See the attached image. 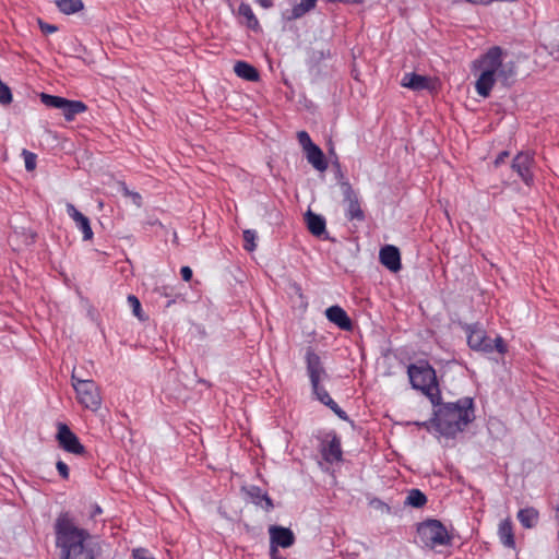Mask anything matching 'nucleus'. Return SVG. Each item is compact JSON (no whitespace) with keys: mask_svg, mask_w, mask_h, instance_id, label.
Segmentation results:
<instances>
[{"mask_svg":"<svg viewBox=\"0 0 559 559\" xmlns=\"http://www.w3.org/2000/svg\"><path fill=\"white\" fill-rule=\"evenodd\" d=\"M473 71L477 74L476 93L486 98L497 82L509 85L515 72L512 63H504L502 49L491 47L486 53L473 62Z\"/></svg>","mask_w":559,"mask_h":559,"instance_id":"f257e3e1","label":"nucleus"},{"mask_svg":"<svg viewBox=\"0 0 559 559\" xmlns=\"http://www.w3.org/2000/svg\"><path fill=\"white\" fill-rule=\"evenodd\" d=\"M55 528L60 559H95L92 537L86 530L78 527L67 515L57 519Z\"/></svg>","mask_w":559,"mask_h":559,"instance_id":"f03ea898","label":"nucleus"},{"mask_svg":"<svg viewBox=\"0 0 559 559\" xmlns=\"http://www.w3.org/2000/svg\"><path fill=\"white\" fill-rule=\"evenodd\" d=\"M474 419L473 400L465 397L447 403L435 412L432 425L443 436L454 437Z\"/></svg>","mask_w":559,"mask_h":559,"instance_id":"7ed1b4c3","label":"nucleus"},{"mask_svg":"<svg viewBox=\"0 0 559 559\" xmlns=\"http://www.w3.org/2000/svg\"><path fill=\"white\" fill-rule=\"evenodd\" d=\"M407 373L412 386L421 391L433 405L441 400L436 371L427 361H418L408 367Z\"/></svg>","mask_w":559,"mask_h":559,"instance_id":"20e7f679","label":"nucleus"},{"mask_svg":"<svg viewBox=\"0 0 559 559\" xmlns=\"http://www.w3.org/2000/svg\"><path fill=\"white\" fill-rule=\"evenodd\" d=\"M72 386L76 393L78 402L86 409L97 412L102 406V396L98 385L91 379H81L72 371Z\"/></svg>","mask_w":559,"mask_h":559,"instance_id":"39448f33","label":"nucleus"},{"mask_svg":"<svg viewBox=\"0 0 559 559\" xmlns=\"http://www.w3.org/2000/svg\"><path fill=\"white\" fill-rule=\"evenodd\" d=\"M468 346L477 352L491 353L496 349L499 354L507 352V345L501 336H497L493 341L486 335V332L477 324L466 326Z\"/></svg>","mask_w":559,"mask_h":559,"instance_id":"423d86ee","label":"nucleus"},{"mask_svg":"<svg viewBox=\"0 0 559 559\" xmlns=\"http://www.w3.org/2000/svg\"><path fill=\"white\" fill-rule=\"evenodd\" d=\"M418 536L420 543L430 549L450 544V535L443 524L438 520H428L419 524Z\"/></svg>","mask_w":559,"mask_h":559,"instance_id":"0eeeda50","label":"nucleus"},{"mask_svg":"<svg viewBox=\"0 0 559 559\" xmlns=\"http://www.w3.org/2000/svg\"><path fill=\"white\" fill-rule=\"evenodd\" d=\"M270 535V558L281 556L278 548H289L295 544V535L288 527L271 525Z\"/></svg>","mask_w":559,"mask_h":559,"instance_id":"6e6552de","label":"nucleus"},{"mask_svg":"<svg viewBox=\"0 0 559 559\" xmlns=\"http://www.w3.org/2000/svg\"><path fill=\"white\" fill-rule=\"evenodd\" d=\"M57 441L59 447L71 454L81 455L85 452L84 445L66 424H58Z\"/></svg>","mask_w":559,"mask_h":559,"instance_id":"1a4fd4ad","label":"nucleus"},{"mask_svg":"<svg viewBox=\"0 0 559 559\" xmlns=\"http://www.w3.org/2000/svg\"><path fill=\"white\" fill-rule=\"evenodd\" d=\"M305 359L311 386L317 388V384H320V382L326 378V371L322 365L321 358L312 348H308Z\"/></svg>","mask_w":559,"mask_h":559,"instance_id":"9d476101","label":"nucleus"},{"mask_svg":"<svg viewBox=\"0 0 559 559\" xmlns=\"http://www.w3.org/2000/svg\"><path fill=\"white\" fill-rule=\"evenodd\" d=\"M533 155L528 152L519 153L512 163V169L519 175L526 186H532L534 177L531 171L533 166Z\"/></svg>","mask_w":559,"mask_h":559,"instance_id":"9b49d317","label":"nucleus"},{"mask_svg":"<svg viewBox=\"0 0 559 559\" xmlns=\"http://www.w3.org/2000/svg\"><path fill=\"white\" fill-rule=\"evenodd\" d=\"M344 201L346 202V217L349 221H364L365 214L360 207V202L357 193L353 190L349 185L343 186Z\"/></svg>","mask_w":559,"mask_h":559,"instance_id":"f8f14e48","label":"nucleus"},{"mask_svg":"<svg viewBox=\"0 0 559 559\" xmlns=\"http://www.w3.org/2000/svg\"><path fill=\"white\" fill-rule=\"evenodd\" d=\"M66 209L68 215L73 219L78 229L82 231L83 240L87 241L93 239L94 233L88 217L82 214L72 203H67Z\"/></svg>","mask_w":559,"mask_h":559,"instance_id":"ddd939ff","label":"nucleus"},{"mask_svg":"<svg viewBox=\"0 0 559 559\" xmlns=\"http://www.w3.org/2000/svg\"><path fill=\"white\" fill-rule=\"evenodd\" d=\"M379 259L382 265H384L391 272H397L401 270V254L400 250L392 245H386L380 249Z\"/></svg>","mask_w":559,"mask_h":559,"instance_id":"4468645a","label":"nucleus"},{"mask_svg":"<svg viewBox=\"0 0 559 559\" xmlns=\"http://www.w3.org/2000/svg\"><path fill=\"white\" fill-rule=\"evenodd\" d=\"M401 85L415 92L431 90L433 87L430 78L414 72L405 73L402 78Z\"/></svg>","mask_w":559,"mask_h":559,"instance_id":"2eb2a0df","label":"nucleus"},{"mask_svg":"<svg viewBox=\"0 0 559 559\" xmlns=\"http://www.w3.org/2000/svg\"><path fill=\"white\" fill-rule=\"evenodd\" d=\"M245 492L249 498L250 502L260 507L264 511L269 512L273 509V501L266 492L257 486H249L245 488Z\"/></svg>","mask_w":559,"mask_h":559,"instance_id":"dca6fc26","label":"nucleus"},{"mask_svg":"<svg viewBox=\"0 0 559 559\" xmlns=\"http://www.w3.org/2000/svg\"><path fill=\"white\" fill-rule=\"evenodd\" d=\"M328 320L344 331H349L353 328L352 321L345 310L340 306H331L325 310Z\"/></svg>","mask_w":559,"mask_h":559,"instance_id":"f3484780","label":"nucleus"},{"mask_svg":"<svg viewBox=\"0 0 559 559\" xmlns=\"http://www.w3.org/2000/svg\"><path fill=\"white\" fill-rule=\"evenodd\" d=\"M304 153L308 163L311 164L316 170L323 173L328 169L329 165L326 158L318 145L305 151Z\"/></svg>","mask_w":559,"mask_h":559,"instance_id":"a211bd4d","label":"nucleus"},{"mask_svg":"<svg viewBox=\"0 0 559 559\" xmlns=\"http://www.w3.org/2000/svg\"><path fill=\"white\" fill-rule=\"evenodd\" d=\"M322 456L329 463H335L342 460L341 441L336 436H333L328 444L323 447Z\"/></svg>","mask_w":559,"mask_h":559,"instance_id":"6ab92c4d","label":"nucleus"},{"mask_svg":"<svg viewBox=\"0 0 559 559\" xmlns=\"http://www.w3.org/2000/svg\"><path fill=\"white\" fill-rule=\"evenodd\" d=\"M306 222L308 229L313 236L320 237L325 233V219L323 216L308 212Z\"/></svg>","mask_w":559,"mask_h":559,"instance_id":"aec40b11","label":"nucleus"},{"mask_svg":"<svg viewBox=\"0 0 559 559\" xmlns=\"http://www.w3.org/2000/svg\"><path fill=\"white\" fill-rule=\"evenodd\" d=\"M60 110L64 118L70 121L73 120L76 115L84 112L86 110V105L81 100H69L64 98Z\"/></svg>","mask_w":559,"mask_h":559,"instance_id":"412c9836","label":"nucleus"},{"mask_svg":"<svg viewBox=\"0 0 559 559\" xmlns=\"http://www.w3.org/2000/svg\"><path fill=\"white\" fill-rule=\"evenodd\" d=\"M498 534H499L501 543L504 546H507L509 548L515 547L513 527H512V522L510 519H506V520L501 521V523L499 524Z\"/></svg>","mask_w":559,"mask_h":559,"instance_id":"4be33fe9","label":"nucleus"},{"mask_svg":"<svg viewBox=\"0 0 559 559\" xmlns=\"http://www.w3.org/2000/svg\"><path fill=\"white\" fill-rule=\"evenodd\" d=\"M234 71L237 76L250 82L258 81L259 79L257 69L246 61H237L234 66Z\"/></svg>","mask_w":559,"mask_h":559,"instance_id":"5701e85b","label":"nucleus"},{"mask_svg":"<svg viewBox=\"0 0 559 559\" xmlns=\"http://www.w3.org/2000/svg\"><path fill=\"white\" fill-rule=\"evenodd\" d=\"M539 519V513L534 508H524L518 512V520L525 528H533L536 526Z\"/></svg>","mask_w":559,"mask_h":559,"instance_id":"b1692460","label":"nucleus"},{"mask_svg":"<svg viewBox=\"0 0 559 559\" xmlns=\"http://www.w3.org/2000/svg\"><path fill=\"white\" fill-rule=\"evenodd\" d=\"M56 7L66 15H71L81 12L84 9L82 0H56Z\"/></svg>","mask_w":559,"mask_h":559,"instance_id":"393cba45","label":"nucleus"},{"mask_svg":"<svg viewBox=\"0 0 559 559\" xmlns=\"http://www.w3.org/2000/svg\"><path fill=\"white\" fill-rule=\"evenodd\" d=\"M426 496L418 489H413L409 491L406 498V504L420 508L426 503Z\"/></svg>","mask_w":559,"mask_h":559,"instance_id":"a878e982","label":"nucleus"},{"mask_svg":"<svg viewBox=\"0 0 559 559\" xmlns=\"http://www.w3.org/2000/svg\"><path fill=\"white\" fill-rule=\"evenodd\" d=\"M238 12L241 16L246 17L248 21V25L250 27H254L258 25V20L254 16V13L251 9V7L247 3H241L238 8Z\"/></svg>","mask_w":559,"mask_h":559,"instance_id":"bb28decb","label":"nucleus"},{"mask_svg":"<svg viewBox=\"0 0 559 559\" xmlns=\"http://www.w3.org/2000/svg\"><path fill=\"white\" fill-rule=\"evenodd\" d=\"M312 392L322 404L326 405L328 407L331 404L335 406L334 400L330 396L328 391L320 384H317V388H312Z\"/></svg>","mask_w":559,"mask_h":559,"instance_id":"cd10ccee","label":"nucleus"},{"mask_svg":"<svg viewBox=\"0 0 559 559\" xmlns=\"http://www.w3.org/2000/svg\"><path fill=\"white\" fill-rule=\"evenodd\" d=\"M40 100L44 105H46L48 107L61 109L64 98L60 97V96H55V95H49V94L43 93L40 95Z\"/></svg>","mask_w":559,"mask_h":559,"instance_id":"c85d7f7f","label":"nucleus"},{"mask_svg":"<svg viewBox=\"0 0 559 559\" xmlns=\"http://www.w3.org/2000/svg\"><path fill=\"white\" fill-rule=\"evenodd\" d=\"M255 239H257V233L252 229H246L243 231V240H245L243 248L247 251L252 252L257 247Z\"/></svg>","mask_w":559,"mask_h":559,"instance_id":"c756f323","label":"nucleus"},{"mask_svg":"<svg viewBox=\"0 0 559 559\" xmlns=\"http://www.w3.org/2000/svg\"><path fill=\"white\" fill-rule=\"evenodd\" d=\"M317 0H301L300 3L294 8V16L299 17L312 8H314Z\"/></svg>","mask_w":559,"mask_h":559,"instance_id":"7c9ffc66","label":"nucleus"},{"mask_svg":"<svg viewBox=\"0 0 559 559\" xmlns=\"http://www.w3.org/2000/svg\"><path fill=\"white\" fill-rule=\"evenodd\" d=\"M297 139L304 152L317 145L312 142L310 135L306 131H299L297 133Z\"/></svg>","mask_w":559,"mask_h":559,"instance_id":"2f4dec72","label":"nucleus"},{"mask_svg":"<svg viewBox=\"0 0 559 559\" xmlns=\"http://www.w3.org/2000/svg\"><path fill=\"white\" fill-rule=\"evenodd\" d=\"M128 304L132 309L133 314L139 318L140 320H143L142 313H141V304L140 300L134 295L128 296Z\"/></svg>","mask_w":559,"mask_h":559,"instance_id":"473e14b6","label":"nucleus"},{"mask_svg":"<svg viewBox=\"0 0 559 559\" xmlns=\"http://www.w3.org/2000/svg\"><path fill=\"white\" fill-rule=\"evenodd\" d=\"M12 102V94L10 88L0 80V103L10 104Z\"/></svg>","mask_w":559,"mask_h":559,"instance_id":"72a5a7b5","label":"nucleus"},{"mask_svg":"<svg viewBox=\"0 0 559 559\" xmlns=\"http://www.w3.org/2000/svg\"><path fill=\"white\" fill-rule=\"evenodd\" d=\"M23 156H24L25 169L27 171L34 170L36 168V155L28 151H23Z\"/></svg>","mask_w":559,"mask_h":559,"instance_id":"f704fd0d","label":"nucleus"},{"mask_svg":"<svg viewBox=\"0 0 559 559\" xmlns=\"http://www.w3.org/2000/svg\"><path fill=\"white\" fill-rule=\"evenodd\" d=\"M132 556L134 559H155L150 555L147 550L143 548L134 549Z\"/></svg>","mask_w":559,"mask_h":559,"instance_id":"c9c22d12","label":"nucleus"},{"mask_svg":"<svg viewBox=\"0 0 559 559\" xmlns=\"http://www.w3.org/2000/svg\"><path fill=\"white\" fill-rule=\"evenodd\" d=\"M38 24H39L40 31L44 34H52V33H56L58 31V27L56 25L48 24V23H45L43 21H39Z\"/></svg>","mask_w":559,"mask_h":559,"instance_id":"e433bc0d","label":"nucleus"},{"mask_svg":"<svg viewBox=\"0 0 559 559\" xmlns=\"http://www.w3.org/2000/svg\"><path fill=\"white\" fill-rule=\"evenodd\" d=\"M56 467L62 478L67 479L69 477V467L63 461H58Z\"/></svg>","mask_w":559,"mask_h":559,"instance_id":"4c0bfd02","label":"nucleus"},{"mask_svg":"<svg viewBox=\"0 0 559 559\" xmlns=\"http://www.w3.org/2000/svg\"><path fill=\"white\" fill-rule=\"evenodd\" d=\"M180 274L183 281L189 282L192 278V270L189 266H182Z\"/></svg>","mask_w":559,"mask_h":559,"instance_id":"58836bf2","label":"nucleus"},{"mask_svg":"<svg viewBox=\"0 0 559 559\" xmlns=\"http://www.w3.org/2000/svg\"><path fill=\"white\" fill-rule=\"evenodd\" d=\"M341 419L346 420L347 414L335 403V406L332 404L329 406Z\"/></svg>","mask_w":559,"mask_h":559,"instance_id":"ea45409f","label":"nucleus"},{"mask_svg":"<svg viewBox=\"0 0 559 559\" xmlns=\"http://www.w3.org/2000/svg\"><path fill=\"white\" fill-rule=\"evenodd\" d=\"M341 419L346 420L347 414L335 403V406L332 404L329 406Z\"/></svg>","mask_w":559,"mask_h":559,"instance_id":"a19ab883","label":"nucleus"},{"mask_svg":"<svg viewBox=\"0 0 559 559\" xmlns=\"http://www.w3.org/2000/svg\"><path fill=\"white\" fill-rule=\"evenodd\" d=\"M133 200V202L140 206L141 205V195L136 192H127Z\"/></svg>","mask_w":559,"mask_h":559,"instance_id":"79ce46f5","label":"nucleus"},{"mask_svg":"<svg viewBox=\"0 0 559 559\" xmlns=\"http://www.w3.org/2000/svg\"><path fill=\"white\" fill-rule=\"evenodd\" d=\"M509 155L508 152H501L495 160L496 165L503 163L504 158Z\"/></svg>","mask_w":559,"mask_h":559,"instance_id":"37998d69","label":"nucleus"},{"mask_svg":"<svg viewBox=\"0 0 559 559\" xmlns=\"http://www.w3.org/2000/svg\"><path fill=\"white\" fill-rule=\"evenodd\" d=\"M257 1L263 8H270L273 4L272 0H257Z\"/></svg>","mask_w":559,"mask_h":559,"instance_id":"c03bdc74","label":"nucleus"},{"mask_svg":"<svg viewBox=\"0 0 559 559\" xmlns=\"http://www.w3.org/2000/svg\"><path fill=\"white\" fill-rule=\"evenodd\" d=\"M270 559H286V558H284L283 556H277V557H272Z\"/></svg>","mask_w":559,"mask_h":559,"instance_id":"a18cd8bd","label":"nucleus"},{"mask_svg":"<svg viewBox=\"0 0 559 559\" xmlns=\"http://www.w3.org/2000/svg\"><path fill=\"white\" fill-rule=\"evenodd\" d=\"M557 559H559V557Z\"/></svg>","mask_w":559,"mask_h":559,"instance_id":"49530a36","label":"nucleus"}]
</instances>
